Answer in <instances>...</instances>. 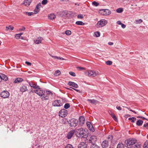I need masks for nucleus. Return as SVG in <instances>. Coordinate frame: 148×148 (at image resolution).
Masks as SVG:
<instances>
[{
  "instance_id": "6ab92c4d",
  "label": "nucleus",
  "mask_w": 148,
  "mask_h": 148,
  "mask_svg": "<svg viewBox=\"0 0 148 148\" xmlns=\"http://www.w3.org/2000/svg\"><path fill=\"white\" fill-rule=\"evenodd\" d=\"M27 90V87L25 85L22 86L20 88V91L22 92H25Z\"/></svg>"
},
{
  "instance_id": "1a4fd4ad",
  "label": "nucleus",
  "mask_w": 148,
  "mask_h": 148,
  "mask_svg": "<svg viewBox=\"0 0 148 148\" xmlns=\"http://www.w3.org/2000/svg\"><path fill=\"white\" fill-rule=\"evenodd\" d=\"M53 106H54L60 107L62 105V103L60 100H55L52 103Z\"/></svg>"
},
{
  "instance_id": "4be33fe9",
  "label": "nucleus",
  "mask_w": 148,
  "mask_h": 148,
  "mask_svg": "<svg viewBox=\"0 0 148 148\" xmlns=\"http://www.w3.org/2000/svg\"><path fill=\"white\" fill-rule=\"evenodd\" d=\"M23 79L21 78H17L15 79L14 83H18L23 81Z\"/></svg>"
},
{
  "instance_id": "f8f14e48",
  "label": "nucleus",
  "mask_w": 148,
  "mask_h": 148,
  "mask_svg": "<svg viewBox=\"0 0 148 148\" xmlns=\"http://www.w3.org/2000/svg\"><path fill=\"white\" fill-rule=\"evenodd\" d=\"M100 11L101 12L102 14L104 15H109L111 13L110 11L108 9H103L100 10Z\"/></svg>"
},
{
  "instance_id": "7ed1b4c3",
  "label": "nucleus",
  "mask_w": 148,
  "mask_h": 148,
  "mask_svg": "<svg viewBox=\"0 0 148 148\" xmlns=\"http://www.w3.org/2000/svg\"><path fill=\"white\" fill-rule=\"evenodd\" d=\"M107 23V21L104 19H102L98 21L96 25V27L97 28L102 27L105 25Z\"/></svg>"
},
{
  "instance_id": "3c124183",
  "label": "nucleus",
  "mask_w": 148,
  "mask_h": 148,
  "mask_svg": "<svg viewBox=\"0 0 148 148\" xmlns=\"http://www.w3.org/2000/svg\"><path fill=\"white\" fill-rule=\"evenodd\" d=\"M86 125L88 128L90 127L92 125H91V123L89 122H87Z\"/></svg>"
},
{
  "instance_id": "473e14b6",
  "label": "nucleus",
  "mask_w": 148,
  "mask_h": 148,
  "mask_svg": "<svg viewBox=\"0 0 148 148\" xmlns=\"http://www.w3.org/2000/svg\"><path fill=\"white\" fill-rule=\"evenodd\" d=\"M143 148H148V141H146L143 145Z\"/></svg>"
},
{
  "instance_id": "9d476101",
  "label": "nucleus",
  "mask_w": 148,
  "mask_h": 148,
  "mask_svg": "<svg viewBox=\"0 0 148 148\" xmlns=\"http://www.w3.org/2000/svg\"><path fill=\"white\" fill-rule=\"evenodd\" d=\"M29 84L31 87L33 88L34 89H39L40 88V86H39L37 85L36 83H35L32 82H29Z\"/></svg>"
},
{
  "instance_id": "09e8293b",
  "label": "nucleus",
  "mask_w": 148,
  "mask_h": 148,
  "mask_svg": "<svg viewBox=\"0 0 148 148\" xmlns=\"http://www.w3.org/2000/svg\"><path fill=\"white\" fill-rule=\"evenodd\" d=\"M47 3V0H43L42 2V4L43 5H46Z\"/></svg>"
},
{
  "instance_id": "de8ad7c7",
  "label": "nucleus",
  "mask_w": 148,
  "mask_h": 148,
  "mask_svg": "<svg viewBox=\"0 0 148 148\" xmlns=\"http://www.w3.org/2000/svg\"><path fill=\"white\" fill-rule=\"evenodd\" d=\"M142 21H143L141 19L136 20V24L140 23L142 22Z\"/></svg>"
},
{
  "instance_id": "49530a36",
  "label": "nucleus",
  "mask_w": 148,
  "mask_h": 148,
  "mask_svg": "<svg viewBox=\"0 0 148 148\" xmlns=\"http://www.w3.org/2000/svg\"><path fill=\"white\" fill-rule=\"evenodd\" d=\"M106 63L108 65H110L112 64V62L108 60L106 62Z\"/></svg>"
},
{
  "instance_id": "a18cd8bd",
  "label": "nucleus",
  "mask_w": 148,
  "mask_h": 148,
  "mask_svg": "<svg viewBox=\"0 0 148 148\" xmlns=\"http://www.w3.org/2000/svg\"><path fill=\"white\" fill-rule=\"evenodd\" d=\"M89 130L92 132H94L95 130L92 125L90 127H88Z\"/></svg>"
},
{
  "instance_id": "6e6552de",
  "label": "nucleus",
  "mask_w": 148,
  "mask_h": 148,
  "mask_svg": "<svg viewBox=\"0 0 148 148\" xmlns=\"http://www.w3.org/2000/svg\"><path fill=\"white\" fill-rule=\"evenodd\" d=\"M0 95L1 97L5 99L9 97L10 95V93L7 91L4 90L1 92Z\"/></svg>"
},
{
  "instance_id": "13d9d810",
  "label": "nucleus",
  "mask_w": 148,
  "mask_h": 148,
  "mask_svg": "<svg viewBox=\"0 0 148 148\" xmlns=\"http://www.w3.org/2000/svg\"><path fill=\"white\" fill-rule=\"evenodd\" d=\"M25 29V28L24 27H23L22 28H20L19 30L20 31H24V30Z\"/></svg>"
},
{
  "instance_id": "a19ab883",
  "label": "nucleus",
  "mask_w": 148,
  "mask_h": 148,
  "mask_svg": "<svg viewBox=\"0 0 148 148\" xmlns=\"http://www.w3.org/2000/svg\"><path fill=\"white\" fill-rule=\"evenodd\" d=\"M46 92L47 95H51L52 96L53 95L52 92L50 90H47Z\"/></svg>"
},
{
  "instance_id": "72a5a7b5",
  "label": "nucleus",
  "mask_w": 148,
  "mask_h": 148,
  "mask_svg": "<svg viewBox=\"0 0 148 148\" xmlns=\"http://www.w3.org/2000/svg\"><path fill=\"white\" fill-rule=\"evenodd\" d=\"M96 37H99L100 36V34L99 32L97 31L94 33Z\"/></svg>"
},
{
  "instance_id": "79ce46f5",
  "label": "nucleus",
  "mask_w": 148,
  "mask_h": 148,
  "mask_svg": "<svg viewBox=\"0 0 148 148\" xmlns=\"http://www.w3.org/2000/svg\"><path fill=\"white\" fill-rule=\"evenodd\" d=\"M25 13L26 14H27L29 16H31L32 15H33L34 14V13L32 12H25Z\"/></svg>"
},
{
  "instance_id": "e2e57ef3",
  "label": "nucleus",
  "mask_w": 148,
  "mask_h": 148,
  "mask_svg": "<svg viewBox=\"0 0 148 148\" xmlns=\"http://www.w3.org/2000/svg\"><path fill=\"white\" fill-rule=\"evenodd\" d=\"M78 68L80 70H84L85 69V68L83 67H78Z\"/></svg>"
},
{
  "instance_id": "9b49d317",
  "label": "nucleus",
  "mask_w": 148,
  "mask_h": 148,
  "mask_svg": "<svg viewBox=\"0 0 148 148\" xmlns=\"http://www.w3.org/2000/svg\"><path fill=\"white\" fill-rule=\"evenodd\" d=\"M109 145V142L106 140L103 141L101 143V146L103 148H107L108 147Z\"/></svg>"
},
{
  "instance_id": "c03bdc74",
  "label": "nucleus",
  "mask_w": 148,
  "mask_h": 148,
  "mask_svg": "<svg viewBox=\"0 0 148 148\" xmlns=\"http://www.w3.org/2000/svg\"><path fill=\"white\" fill-rule=\"evenodd\" d=\"M65 33L67 35H69L71 34V32L70 31L67 30L65 32Z\"/></svg>"
},
{
  "instance_id": "423d86ee",
  "label": "nucleus",
  "mask_w": 148,
  "mask_h": 148,
  "mask_svg": "<svg viewBox=\"0 0 148 148\" xmlns=\"http://www.w3.org/2000/svg\"><path fill=\"white\" fill-rule=\"evenodd\" d=\"M77 132L79 133V135L81 136L84 137L86 135V130H84L83 128H81L78 129L77 130Z\"/></svg>"
},
{
  "instance_id": "774afa93",
  "label": "nucleus",
  "mask_w": 148,
  "mask_h": 148,
  "mask_svg": "<svg viewBox=\"0 0 148 148\" xmlns=\"http://www.w3.org/2000/svg\"><path fill=\"white\" fill-rule=\"evenodd\" d=\"M126 108H127V109H128V110H130V111H131V112H132L133 111V110H131V109H130V108L127 107H125Z\"/></svg>"
},
{
  "instance_id": "864d4df0",
  "label": "nucleus",
  "mask_w": 148,
  "mask_h": 148,
  "mask_svg": "<svg viewBox=\"0 0 148 148\" xmlns=\"http://www.w3.org/2000/svg\"><path fill=\"white\" fill-rule=\"evenodd\" d=\"M41 6V4L40 3H39L37 4V5L36 6V8H40Z\"/></svg>"
},
{
  "instance_id": "7c9ffc66",
  "label": "nucleus",
  "mask_w": 148,
  "mask_h": 148,
  "mask_svg": "<svg viewBox=\"0 0 148 148\" xmlns=\"http://www.w3.org/2000/svg\"><path fill=\"white\" fill-rule=\"evenodd\" d=\"M123 11V9L122 8H119L117 9L116 12L117 13H121Z\"/></svg>"
},
{
  "instance_id": "4c0bfd02",
  "label": "nucleus",
  "mask_w": 148,
  "mask_h": 148,
  "mask_svg": "<svg viewBox=\"0 0 148 148\" xmlns=\"http://www.w3.org/2000/svg\"><path fill=\"white\" fill-rule=\"evenodd\" d=\"M111 116L112 118H113V119L116 121H117V119L116 117L113 114H111Z\"/></svg>"
},
{
  "instance_id": "37998d69",
  "label": "nucleus",
  "mask_w": 148,
  "mask_h": 148,
  "mask_svg": "<svg viewBox=\"0 0 148 148\" xmlns=\"http://www.w3.org/2000/svg\"><path fill=\"white\" fill-rule=\"evenodd\" d=\"M92 4L95 6H98L99 4V3L95 1H93L92 3Z\"/></svg>"
},
{
  "instance_id": "f704fd0d",
  "label": "nucleus",
  "mask_w": 148,
  "mask_h": 148,
  "mask_svg": "<svg viewBox=\"0 0 148 148\" xmlns=\"http://www.w3.org/2000/svg\"><path fill=\"white\" fill-rule=\"evenodd\" d=\"M133 147L134 148H140V145L138 143H136L133 147Z\"/></svg>"
},
{
  "instance_id": "2eb2a0df",
  "label": "nucleus",
  "mask_w": 148,
  "mask_h": 148,
  "mask_svg": "<svg viewBox=\"0 0 148 148\" xmlns=\"http://www.w3.org/2000/svg\"><path fill=\"white\" fill-rule=\"evenodd\" d=\"M68 84L69 86H72L75 88H77L78 87V86L77 84L74 82H69Z\"/></svg>"
},
{
  "instance_id": "b1692460",
  "label": "nucleus",
  "mask_w": 148,
  "mask_h": 148,
  "mask_svg": "<svg viewBox=\"0 0 148 148\" xmlns=\"http://www.w3.org/2000/svg\"><path fill=\"white\" fill-rule=\"evenodd\" d=\"M67 12L66 11H62L60 12V15L62 17L66 16L67 14Z\"/></svg>"
},
{
  "instance_id": "f3484780",
  "label": "nucleus",
  "mask_w": 148,
  "mask_h": 148,
  "mask_svg": "<svg viewBox=\"0 0 148 148\" xmlns=\"http://www.w3.org/2000/svg\"><path fill=\"white\" fill-rule=\"evenodd\" d=\"M97 138L96 136H92L90 138V141L91 143H94L97 141Z\"/></svg>"
},
{
  "instance_id": "052dcab7",
  "label": "nucleus",
  "mask_w": 148,
  "mask_h": 148,
  "mask_svg": "<svg viewBox=\"0 0 148 148\" xmlns=\"http://www.w3.org/2000/svg\"><path fill=\"white\" fill-rule=\"evenodd\" d=\"M116 108L118 110H121V107L120 106H117L116 107Z\"/></svg>"
},
{
  "instance_id": "c85d7f7f",
  "label": "nucleus",
  "mask_w": 148,
  "mask_h": 148,
  "mask_svg": "<svg viewBox=\"0 0 148 148\" xmlns=\"http://www.w3.org/2000/svg\"><path fill=\"white\" fill-rule=\"evenodd\" d=\"M124 145L121 143H119L117 145V148H124Z\"/></svg>"
},
{
  "instance_id": "5fc2aeb1",
  "label": "nucleus",
  "mask_w": 148,
  "mask_h": 148,
  "mask_svg": "<svg viewBox=\"0 0 148 148\" xmlns=\"http://www.w3.org/2000/svg\"><path fill=\"white\" fill-rule=\"evenodd\" d=\"M20 37L21 36H20V35L19 34H16L15 36V37L16 39H19L20 38Z\"/></svg>"
},
{
  "instance_id": "20e7f679",
  "label": "nucleus",
  "mask_w": 148,
  "mask_h": 148,
  "mask_svg": "<svg viewBox=\"0 0 148 148\" xmlns=\"http://www.w3.org/2000/svg\"><path fill=\"white\" fill-rule=\"evenodd\" d=\"M136 142V140L133 138H130L125 140V143L127 144V146L128 147L130 145H133Z\"/></svg>"
},
{
  "instance_id": "aec40b11",
  "label": "nucleus",
  "mask_w": 148,
  "mask_h": 148,
  "mask_svg": "<svg viewBox=\"0 0 148 148\" xmlns=\"http://www.w3.org/2000/svg\"><path fill=\"white\" fill-rule=\"evenodd\" d=\"M0 77H1L3 80L5 81H6L8 80V78L5 75L2 73L0 74Z\"/></svg>"
},
{
  "instance_id": "c756f323",
  "label": "nucleus",
  "mask_w": 148,
  "mask_h": 148,
  "mask_svg": "<svg viewBox=\"0 0 148 148\" xmlns=\"http://www.w3.org/2000/svg\"><path fill=\"white\" fill-rule=\"evenodd\" d=\"M75 24L78 25H84V23L81 21H77L76 22Z\"/></svg>"
},
{
  "instance_id": "2f4dec72",
  "label": "nucleus",
  "mask_w": 148,
  "mask_h": 148,
  "mask_svg": "<svg viewBox=\"0 0 148 148\" xmlns=\"http://www.w3.org/2000/svg\"><path fill=\"white\" fill-rule=\"evenodd\" d=\"M90 148H99V147L96 145L92 144L90 147Z\"/></svg>"
},
{
  "instance_id": "0eeeda50",
  "label": "nucleus",
  "mask_w": 148,
  "mask_h": 148,
  "mask_svg": "<svg viewBox=\"0 0 148 148\" xmlns=\"http://www.w3.org/2000/svg\"><path fill=\"white\" fill-rule=\"evenodd\" d=\"M68 114V112L66 110L62 109L59 111V115L62 117H64L66 116Z\"/></svg>"
},
{
  "instance_id": "a878e982",
  "label": "nucleus",
  "mask_w": 148,
  "mask_h": 148,
  "mask_svg": "<svg viewBox=\"0 0 148 148\" xmlns=\"http://www.w3.org/2000/svg\"><path fill=\"white\" fill-rule=\"evenodd\" d=\"M50 56L53 58L55 59H59L60 60H64L65 59L59 57L57 56H54L51 55H50Z\"/></svg>"
},
{
  "instance_id": "ddd939ff",
  "label": "nucleus",
  "mask_w": 148,
  "mask_h": 148,
  "mask_svg": "<svg viewBox=\"0 0 148 148\" xmlns=\"http://www.w3.org/2000/svg\"><path fill=\"white\" fill-rule=\"evenodd\" d=\"M75 130H71L68 133L66 136L67 138L68 139L71 138L75 134Z\"/></svg>"
},
{
  "instance_id": "4d7b16f0",
  "label": "nucleus",
  "mask_w": 148,
  "mask_h": 148,
  "mask_svg": "<svg viewBox=\"0 0 148 148\" xmlns=\"http://www.w3.org/2000/svg\"><path fill=\"white\" fill-rule=\"evenodd\" d=\"M136 118L133 117V119H132V121H131V122L132 123L134 122L135 121H136Z\"/></svg>"
},
{
  "instance_id": "f257e3e1",
  "label": "nucleus",
  "mask_w": 148,
  "mask_h": 148,
  "mask_svg": "<svg viewBox=\"0 0 148 148\" xmlns=\"http://www.w3.org/2000/svg\"><path fill=\"white\" fill-rule=\"evenodd\" d=\"M33 92H35L39 96H41L42 97L41 99L43 101L48 100L49 99L48 96L47 95L45 96H43L44 95L45 92L44 91L42 90L40 88L39 89H37L36 90H34Z\"/></svg>"
},
{
  "instance_id": "58836bf2",
  "label": "nucleus",
  "mask_w": 148,
  "mask_h": 148,
  "mask_svg": "<svg viewBox=\"0 0 148 148\" xmlns=\"http://www.w3.org/2000/svg\"><path fill=\"white\" fill-rule=\"evenodd\" d=\"M70 107V106L69 104L68 103H66L65 104L64 107L65 109H67L69 108Z\"/></svg>"
},
{
  "instance_id": "c9c22d12",
  "label": "nucleus",
  "mask_w": 148,
  "mask_h": 148,
  "mask_svg": "<svg viewBox=\"0 0 148 148\" xmlns=\"http://www.w3.org/2000/svg\"><path fill=\"white\" fill-rule=\"evenodd\" d=\"M61 73L60 71L59 70H57L56 71L54 75L55 76H58Z\"/></svg>"
},
{
  "instance_id": "dca6fc26",
  "label": "nucleus",
  "mask_w": 148,
  "mask_h": 148,
  "mask_svg": "<svg viewBox=\"0 0 148 148\" xmlns=\"http://www.w3.org/2000/svg\"><path fill=\"white\" fill-rule=\"evenodd\" d=\"M87 100L89 102L93 104L96 105L99 103V102L98 101L95 99H88Z\"/></svg>"
},
{
  "instance_id": "f03ea898",
  "label": "nucleus",
  "mask_w": 148,
  "mask_h": 148,
  "mask_svg": "<svg viewBox=\"0 0 148 148\" xmlns=\"http://www.w3.org/2000/svg\"><path fill=\"white\" fill-rule=\"evenodd\" d=\"M87 75L89 77H95L99 74L98 71L94 70H88L86 73Z\"/></svg>"
},
{
  "instance_id": "bf43d9fd",
  "label": "nucleus",
  "mask_w": 148,
  "mask_h": 148,
  "mask_svg": "<svg viewBox=\"0 0 148 148\" xmlns=\"http://www.w3.org/2000/svg\"><path fill=\"white\" fill-rule=\"evenodd\" d=\"M121 25L122 27L124 29L126 27V25L125 24H124L122 23L121 24Z\"/></svg>"
},
{
  "instance_id": "8fccbe9b",
  "label": "nucleus",
  "mask_w": 148,
  "mask_h": 148,
  "mask_svg": "<svg viewBox=\"0 0 148 148\" xmlns=\"http://www.w3.org/2000/svg\"><path fill=\"white\" fill-rule=\"evenodd\" d=\"M69 74L71 75V76H73V77H75L76 75L75 73L74 72H71V71L70 72H69Z\"/></svg>"
},
{
  "instance_id": "39448f33",
  "label": "nucleus",
  "mask_w": 148,
  "mask_h": 148,
  "mask_svg": "<svg viewBox=\"0 0 148 148\" xmlns=\"http://www.w3.org/2000/svg\"><path fill=\"white\" fill-rule=\"evenodd\" d=\"M68 123L71 127H75L77 124L78 121L75 119H72Z\"/></svg>"
},
{
  "instance_id": "bb28decb",
  "label": "nucleus",
  "mask_w": 148,
  "mask_h": 148,
  "mask_svg": "<svg viewBox=\"0 0 148 148\" xmlns=\"http://www.w3.org/2000/svg\"><path fill=\"white\" fill-rule=\"evenodd\" d=\"M143 123V121L139 119L137 121L136 124L138 126H140L142 125Z\"/></svg>"
},
{
  "instance_id": "6e6d98bb",
  "label": "nucleus",
  "mask_w": 148,
  "mask_h": 148,
  "mask_svg": "<svg viewBox=\"0 0 148 148\" xmlns=\"http://www.w3.org/2000/svg\"><path fill=\"white\" fill-rule=\"evenodd\" d=\"M113 138L112 136V135H109L108 137V139L110 140H112Z\"/></svg>"
},
{
  "instance_id": "412c9836",
  "label": "nucleus",
  "mask_w": 148,
  "mask_h": 148,
  "mask_svg": "<svg viewBox=\"0 0 148 148\" xmlns=\"http://www.w3.org/2000/svg\"><path fill=\"white\" fill-rule=\"evenodd\" d=\"M43 39L42 38L39 37L35 41V42L36 44L40 43L41 42L42 40Z\"/></svg>"
},
{
  "instance_id": "393cba45",
  "label": "nucleus",
  "mask_w": 148,
  "mask_h": 148,
  "mask_svg": "<svg viewBox=\"0 0 148 148\" xmlns=\"http://www.w3.org/2000/svg\"><path fill=\"white\" fill-rule=\"evenodd\" d=\"M49 19L52 20L56 18V16L54 14H51L48 16Z\"/></svg>"
},
{
  "instance_id": "cd10ccee",
  "label": "nucleus",
  "mask_w": 148,
  "mask_h": 148,
  "mask_svg": "<svg viewBox=\"0 0 148 148\" xmlns=\"http://www.w3.org/2000/svg\"><path fill=\"white\" fill-rule=\"evenodd\" d=\"M14 29V27L10 25L8 27H6V30L7 31L8 30H12Z\"/></svg>"
},
{
  "instance_id": "a211bd4d",
  "label": "nucleus",
  "mask_w": 148,
  "mask_h": 148,
  "mask_svg": "<svg viewBox=\"0 0 148 148\" xmlns=\"http://www.w3.org/2000/svg\"><path fill=\"white\" fill-rule=\"evenodd\" d=\"M32 0H25L24 2L22 3V4H24L26 6H28L29 5L31 2Z\"/></svg>"
},
{
  "instance_id": "4468645a",
  "label": "nucleus",
  "mask_w": 148,
  "mask_h": 148,
  "mask_svg": "<svg viewBox=\"0 0 148 148\" xmlns=\"http://www.w3.org/2000/svg\"><path fill=\"white\" fill-rule=\"evenodd\" d=\"M87 145L84 142H81L78 145V148H87Z\"/></svg>"
},
{
  "instance_id": "e433bc0d",
  "label": "nucleus",
  "mask_w": 148,
  "mask_h": 148,
  "mask_svg": "<svg viewBox=\"0 0 148 148\" xmlns=\"http://www.w3.org/2000/svg\"><path fill=\"white\" fill-rule=\"evenodd\" d=\"M40 10V9L39 8H36L34 10V13L35 14H37L39 12Z\"/></svg>"
},
{
  "instance_id": "ea45409f",
  "label": "nucleus",
  "mask_w": 148,
  "mask_h": 148,
  "mask_svg": "<svg viewBox=\"0 0 148 148\" xmlns=\"http://www.w3.org/2000/svg\"><path fill=\"white\" fill-rule=\"evenodd\" d=\"M65 148H74L73 146L70 144H69L66 145Z\"/></svg>"
},
{
  "instance_id": "603ef678",
  "label": "nucleus",
  "mask_w": 148,
  "mask_h": 148,
  "mask_svg": "<svg viewBox=\"0 0 148 148\" xmlns=\"http://www.w3.org/2000/svg\"><path fill=\"white\" fill-rule=\"evenodd\" d=\"M84 18L83 15L81 14H79L77 16V18H78L82 19Z\"/></svg>"
},
{
  "instance_id": "69168bd1",
  "label": "nucleus",
  "mask_w": 148,
  "mask_h": 148,
  "mask_svg": "<svg viewBox=\"0 0 148 148\" xmlns=\"http://www.w3.org/2000/svg\"><path fill=\"white\" fill-rule=\"evenodd\" d=\"M108 44L110 45H112L113 44V43L112 42H109L108 43Z\"/></svg>"
},
{
  "instance_id": "338daca9",
  "label": "nucleus",
  "mask_w": 148,
  "mask_h": 148,
  "mask_svg": "<svg viewBox=\"0 0 148 148\" xmlns=\"http://www.w3.org/2000/svg\"><path fill=\"white\" fill-rule=\"evenodd\" d=\"M148 126V123H146V124H145L144 125V127H146Z\"/></svg>"
},
{
  "instance_id": "5701e85b",
  "label": "nucleus",
  "mask_w": 148,
  "mask_h": 148,
  "mask_svg": "<svg viewBox=\"0 0 148 148\" xmlns=\"http://www.w3.org/2000/svg\"><path fill=\"white\" fill-rule=\"evenodd\" d=\"M79 121L81 125H82L84 123V118L82 116H80L79 118Z\"/></svg>"
},
{
  "instance_id": "0e129e2a",
  "label": "nucleus",
  "mask_w": 148,
  "mask_h": 148,
  "mask_svg": "<svg viewBox=\"0 0 148 148\" xmlns=\"http://www.w3.org/2000/svg\"><path fill=\"white\" fill-rule=\"evenodd\" d=\"M117 23L119 25H121V24L122 23L120 21H118L117 22Z\"/></svg>"
},
{
  "instance_id": "680f3d73",
  "label": "nucleus",
  "mask_w": 148,
  "mask_h": 148,
  "mask_svg": "<svg viewBox=\"0 0 148 148\" xmlns=\"http://www.w3.org/2000/svg\"><path fill=\"white\" fill-rule=\"evenodd\" d=\"M25 64H26L27 65H31V63L30 62L26 61L25 62Z\"/></svg>"
}]
</instances>
